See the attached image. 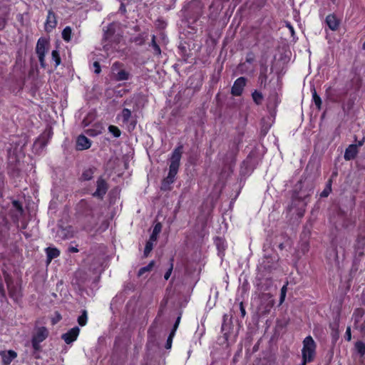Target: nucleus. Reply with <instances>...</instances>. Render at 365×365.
<instances>
[{"label": "nucleus", "mask_w": 365, "mask_h": 365, "mask_svg": "<svg viewBox=\"0 0 365 365\" xmlns=\"http://www.w3.org/2000/svg\"><path fill=\"white\" fill-rule=\"evenodd\" d=\"M182 153V146L180 145L177 147L173 152L172 153V155L170 157V167H169V173L168 176L163 179L161 183V190H170V185L175 181V176L178 173L180 162L181 159Z\"/></svg>", "instance_id": "f257e3e1"}, {"label": "nucleus", "mask_w": 365, "mask_h": 365, "mask_svg": "<svg viewBox=\"0 0 365 365\" xmlns=\"http://www.w3.org/2000/svg\"><path fill=\"white\" fill-rule=\"evenodd\" d=\"M347 245V240L341 239L336 241V243L333 245V247L327 253V259L329 262L339 267L340 255L342 258L345 256V249Z\"/></svg>", "instance_id": "f03ea898"}, {"label": "nucleus", "mask_w": 365, "mask_h": 365, "mask_svg": "<svg viewBox=\"0 0 365 365\" xmlns=\"http://www.w3.org/2000/svg\"><path fill=\"white\" fill-rule=\"evenodd\" d=\"M48 336V331L45 327H36L31 338V346L34 349L33 354L35 358H38L36 355L41 350V343Z\"/></svg>", "instance_id": "7ed1b4c3"}, {"label": "nucleus", "mask_w": 365, "mask_h": 365, "mask_svg": "<svg viewBox=\"0 0 365 365\" xmlns=\"http://www.w3.org/2000/svg\"><path fill=\"white\" fill-rule=\"evenodd\" d=\"M316 343L311 336H307L303 341L302 350V360L311 362L315 356Z\"/></svg>", "instance_id": "20e7f679"}, {"label": "nucleus", "mask_w": 365, "mask_h": 365, "mask_svg": "<svg viewBox=\"0 0 365 365\" xmlns=\"http://www.w3.org/2000/svg\"><path fill=\"white\" fill-rule=\"evenodd\" d=\"M111 71L113 78L117 81H128L131 77L130 72L127 71L124 65L119 61L113 63Z\"/></svg>", "instance_id": "39448f33"}, {"label": "nucleus", "mask_w": 365, "mask_h": 365, "mask_svg": "<svg viewBox=\"0 0 365 365\" xmlns=\"http://www.w3.org/2000/svg\"><path fill=\"white\" fill-rule=\"evenodd\" d=\"M274 304V301L270 294H262L260 297V304L258 312L260 315L268 314Z\"/></svg>", "instance_id": "423d86ee"}, {"label": "nucleus", "mask_w": 365, "mask_h": 365, "mask_svg": "<svg viewBox=\"0 0 365 365\" xmlns=\"http://www.w3.org/2000/svg\"><path fill=\"white\" fill-rule=\"evenodd\" d=\"M47 41L43 38H39L36 43V52L38 55V61L41 67L45 68V54L46 53Z\"/></svg>", "instance_id": "0eeeda50"}, {"label": "nucleus", "mask_w": 365, "mask_h": 365, "mask_svg": "<svg viewBox=\"0 0 365 365\" xmlns=\"http://www.w3.org/2000/svg\"><path fill=\"white\" fill-rule=\"evenodd\" d=\"M108 187L106 181L102 177H100L96 181V190L94 192L93 195L99 199H103L108 190Z\"/></svg>", "instance_id": "6e6552de"}, {"label": "nucleus", "mask_w": 365, "mask_h": 365, "mask_svg": "<svg viewBox=\"0 0 365 365\" xmlns=\"http://www.w3.org/2000/svg\"><path fill=\"white\" fill-rule=\"evenodd\" d=\"M74 232L75 231L72 226L67 225L63 227L59 225L56 231V237L59 238L60 240L69 239L73 237Z\"/></svg>", "instance_id": "1a4fd4ad"}, {"label": "nucleus", "mask_w": 365, "mask_h": 365, "mask_svg": "<svg viewBox=\"0 0 365 365\" xmlns=\"http://www.w3.org/2000/svg\"><path fill=\"white\" fill-rule=\"evenodd\" d=\"M3 274L9 295L13 298H16L18 297L17 288L14 284L11 276L5 271L3 272Z\"/></svg>", "instance_id": "9d476101"}, {"label": "nucleus", "mask_w": 365, "mask_h": 365, "mask_svg": "<svg viewBox=\"0 0 365 365\" xmlns=\"http://www.w3.org/2000/svg\"><path fill=\"white\" fill-rule=\"evenodd\" d=\"M246 84V79L244 77L238 78L234 83L231 93L235 96H239L242 94L244 87Z\"/></svg>", "instance_id": "9b49d317"}, {"label": "nucleus", "mask_w": 365, "mask_h": 365, "mask_svg": "<svg viewBox=\"0 0 365 365\" xmlns=\"http://www.w3.org/2000/svg\"><path fill=\"white\" fill-rule=\"evenodd\" d=\"M80 332V329L78 327H75L71 329L68 332L62 335V339L64 341L69 344L76 340Z\"/></svg>", "instance_id": "f8f14e48"}, {"label": "nucleus", "mask_w": 365, "mask_h": 365, "mask_svg": "<svg viewBox=\"0 0 365 365\" xmlns=\"http://www.w3.org/2000/svg\"><path fill=\"white\" fill-rule=\"evenodd\" d=\"M57 25V20L55 14L52 11H48L46 21L45 22V30L50 32Z\"/></svg>", "instance_id": "ddd939ff"}, {"label": "nucleus", "mask_w": 365, "mask_h": 365, "mask_svg": "<svg viewBox=\"0 0 365 365\" xmlns=\"http://www.w3.org/2000/svg\"><path fill=\"white\" fill-rule=\"evenodd\" d=\"M0 356L2 359L3 365H9L11 362L16 358L17 354L13 350L1 351Z\"/></svg>", "instance_id": "4468645a"}, {"label": "nucleus", "mask_w": 365, "mask_h": 365, "mask_svg": "<svg viewBox=\"0 0 365 365\" xmlns=\"http://www.w3.org/2000/svg\"><path fill=\"white\" fill-rule=\"evenodd\" d=\"M91 146V141L85 135H80L76 140V149L83 150Z\"/></svg>", "instance_id": "2eb2a0df"}, {"label": "nucleus", "mask_w": 365, "mask_h": 365, "mask_svg": "<svg viewBox=\"0 0 365 365\" xmlns=\"http://www.w3.org/2000/svg\"><path fill=\"white\" fill-rule=\"evenodd\" d=\"M358 153H359V150H358L357 145H354V144L349 145L345 150V153H344V159L346 160H353L356 158Z\"/></svg>", "instance_id": "dca6fc26"}, {"label": "nucleus", "mask_w": 365, "mask_h": 365, "mask_svg": "<svg viewBox=\"0 0 365 365\" xmlns=\"http://www.w3.org/2000/svg\"><path fill=\"white\" fill-rule=\"evenodd\" d=\"M326 24L331 30L336 31L339 27V21L334 15L329 14L326 17Z\"/></svg>", "instance_id": "f3484780"}, {"label": "nucleus", "mask_w": 365, "mask_h": 365, "mask_svg": "<svg viewBox=\"0 0 365 365\" xmlns=\"http://www.w3.org/2000/svg\"><path fill=\"white\" fill-rule=\"evenodd\" d=\"M96 170V169L95 168H88L86 169L81 175V180L84 181L91 180L93 178Z\"/></svg>", "instance_id": "a211bd4d"}, {"label": "nucleus", "mask_w": 365, "mask_h": 365, "mask_svg": "<svg viewBox=\"0 0 365 365\" xmlns=\"http://www.w3.org/2000/svg\"><path fill=\"white\" fill-rule=\"evenodd\" d=\"M46 252L49 262L58 257L60 255V251L57 248L54 247H48L46 249Z\"/></svg>", "instance_id": "6ab92c4d"}, {"label": "nucleus", "mask_w": 365, "mask_h": 365, "mask_svg": "<svg viewBox=\"0 0 365 365\" xmlns=\"http://www.w3.org/2000/svg\"><path fill=\"white\" fill-rule=\"evenodd\" d=\"M162 225L160 222L157 223L153 230L152 234L150 236V239H151V241H157L158 236L159 233L161 232Z\"/></svg>", "instance_id": "aec40b11"}, {"label": "nucleus", "mask_w": 365, "mask_h": 365, "mask_svg": "<svg viewBox=\"0 0 365 365\" xmlns=\"http://www.w3.org/2000/svg\"><path fill=\"white\" fill-rule=\"evenodd\" d=\"M355 349L360 358L364 357L365 354V344L362 341H357L355 344Z\"/></svg>", "instance_id": "412c9836"}, {"label": "nucleus", "mask_w": 365, "mask_h": 365, "mask_svg": "<svg viewBox=\"0 0 365 365\" xmlns=\"http://www.w3.org/2000/svg\"><path fill=\"white\" fill-rule=\"evenodd\" d=\"M72 29L70 26H66L62 31V38L66 41L69 42L71 39Z\"/></svg>", "instance_id": "4be33fe9"}, {"label": "nucleus", "mask_w": 365, "mask_h": 365, "mask_svg": "<svg viewBox=\"0 0 365 365\" xmlns=\"http://www.w3.org/2000/svg\"><path fill=\"white\" fill-rule=\"evenodd\" d=\"M312 100H313L315 106L317 107V108L320 109L321 106H322V99H321L320 96L317 94L314 88L312 90Z\"/></svg>", "instance_id": "5701e85b"}, {"label": "nucleus", "mask_w": 365, "mask_h": 365, "mask_svg": "<svg viewBox=\"0 0 365 365\" xmlns=\"http://www.w3.org/2000/svg\"><path fill=\"white\" fill-rule=\"evenodd\" d=\"M121 118L123 123H128L131 118V111L128 108H123L121 112Z\"/></svg>", "instance_id": "b1692460"}, {"label": "nucleus", "mask_w": 365, "mask_h": 365, "mask_svg": "<svg viewBox=\"0 0 365 365\" xmlns=\"http://www.w3.org/2000/svg\"><path fill=\"white\" fill-rule=\"evenodd\" d=\"M252 99H253L254 102L257 105H260L262 103L263 96H262V93H260L257 91H255L252 93Z\"/></svg>", "instance_id": "393cba45"}, {"label": "nucleus", "mask_w": 365, "mask_h": 365, "mask_svg": "<svg viewBox=\"0 0 365 365\" xmlns=\"http://www.w3.org/2000/svg\"><path fill=\"white\" fill-rule=\"evenodd\" d=\"M156 242V241H151V239L149 238V240L147 241L144 250V256L146 257L149 255L150 252L152 251L153 248L154 243Z\"/></svg>", "instance_id": "a878e982"}, {"label": "nucleus", "mask_w": 365, "mask_h": 365, "mask_svg": "<svg viewBox=\"0 0 365 365\" xmlns=\"http://www.w3.org/2000/svg\"><path fill=\"white\" fill-rule=\"evenodd\" d=\"M155 264L154 261H151L147 266L141 267L138 271V276L143 275L145 272H150Z\"/></svg>", "instance_id": "bb28decb"}, {"label": "nucleus", "mask_w": 365, "mask_h": 365, "mask_svg": "<svg viewBox=\"0 0 365 365\" xmlns=\"http://www.w3.org/2000/svg\"><path fill=\"white\" fill-rule=\"evenodd\" d=\"M87 320H88L87 311L83 310L82 314L81 316H79L78 318V323L79 324L80 326L83 327L86 324Z\"/></svg>", "instance_id": "cd10ccee"}, {"label": "nucleus", "mask_w": 365, "mask_h": 365, "mask_svg": "<svg viewBox=\"0 0 365 365\" xmlns=\"http://www.w3.org/2000/svg\"><path fill=\"white\" fill-rule=\"evenodd\" d=\"M52 60L55 61V67L56 68L61 63V58L58 51L53 50L51 53Z\"/></svg>", "instance_id": "c85d7f7f"}, {"label": "nucleus", "mask_w": 365, "mask_h": 365, "mask_svg": "<svg viewBox=\"0 0 365 365\" xmlns=\"http://www.w3.org/2000/svg\"><path fill=\"white\" fill-rule=\"evenodd\" d=\"M108 130L115 138L120 137V133H121L120 129L118 127L115 126V125H110L108 127Z\"/></svg>", "instance_id": "c756f323"}, {"label": "nucleus", "mask_w": 365, "mask_h": 365, "mask_svg": "<svg viewBox=\"0 0 365 365\" xmlns=\"http://www.w3.org/2000/svg\"><path fill=\"white\" fill-rule=\"evenodd\" d=\"M286 294H287V284L284 285L281 289L279 304H282L284 302L285 297H286Z\"/></svg>", "instance_id": "7c9ffc66"}, {"label": "nucleus", "mask_w": 365, "mask_h": 365, "mask_svg": "<svg viewBox=\"0 0 365 365\" xmlns=\"http://www.w3.org/2000/svg\"><path fill=\"white\" fill-rule=\"evenodd\" d=\"M152 46L153 47V49L155 51V53L158 55L160 54L161 51L160 48V46L156 43L155 42V36L153 35L152 36Z\"/></svg>", "instance_id": "2f4dec72"}, {"label": "nucleus", "mask_w": 365, "mask_h": 365, "mask_svg": "<svg viewBox=\"0 0 365 365\" xmlns=\"http://www.w3.org/2000/svg\"><path fill=\"white\" fill-rule=\"evenodd\" d=\"M267 70V68H264V69L261 71V72H260V75H259V81L261 82V84H262V83L265 84L266 82H267V74H266Z\"/></svg>", "instance_id": "473e14b6"}, {"label": "nucleus", "mask_w": 365, "mask_h": 365, "mask_svg": "<svg viewBox=\"0 0 365 365\" xmlns=\"http://www.w3.org/2000/svg\"><path fill=\"white\" fill-rule=\"evenodd\" d=\"M12 205L14 208L21 215L23 213V208L20 202L17 200H14L12 202Z\"/></svg>", "instance_id": "72a5a7b5"}, {"label": "nucleus", "mask_w": 365, "mask_h": 365, "mask_svg": "<svg viewBox=\"0 0 365 365\" xmlns=\"http://www.w3.org/2000/svg\"><path fill=\"white\" fill-rule=\"evenodd\" d=\"M173 258H171L170 259V268L168 269V271L165 272V275H164V278L165 280H168L170 275H171V273H172V271H173Z\"/></svg>", "instance_id": "f704fd0d"}, {"label": "nucleus", "mask_w": 365, "mask_h": 365, "mask_svg": "<svg viewBox=\"0 0 365 365\" xmlns=\"http://www.w3.org/2000/svg\"><path fill=\"white\" fill-rule=\"evenodd\" d=\"M175 334L174 333H172L170 332L168 339H167V342H166V344H165V348L167 349H169L171 348V346H172V340H173V337L174 336Z\"/></svg>", "instance_id": "c9c22d12"}, {"label": "nucleus", "mask_w": 365, "mask_h": 365, "mask_svg": "<svg viewBox=\"0 0 365 365\" xmlns=\"http://www.w3.org/2000/svg\"><path fill=\"white\" fill-rule=\"evenodd\" d=\"M180 319H181V316L180 315L176 319V321H175V324L173 325V329L171 331L172 333H174V334L175 333V331H176V330H177V329H178V327L179 326V324L180 322Z\"/></svg>", "instance_id": "e433bc0d"}, {"label": "nucleus", "mask_w": 365, "mask_h": 365, "mask_svg": "<svg viewBox=\"0 0 365 365\" xmlns=\"http://www.w3.org/2000/svg\"><path fill=\"white\" fill-rule=\"evenodd\" d=\"M331 192V186L329 185L327 187H326L321 193V197H327Z\"/></svg>", "instance_id": "4c0bfd02"}, {"label": "nucleus", "mask_w": 365, "mask_h": 365, "mask_svg": "<svg viewBox=\"0 0 365 365\" xmlns=\"http://www.w3.org/2000/svg\"><path fill=\"white\" fill-rule=\"evenodd\" d=\"M93 67L95 68V71L94 72L96 73V74H98L101 73V66L99 64V63L98 61H95L93 63Z\"/></svg>", "instance_id": "58836bf2"}, {"label": "nucleus", "mask_w": 365, "mask_h": 365, "mask_svg": "<svg viewBox=\"0 0 365 365\" xmlns=\"http://www.w3.org/2000/svg\"><path fill=\"white\" fill-rule=\"evenodd\" d=\"M345 336L347 341H350L351 339V328L347 327L345 333Z\"/></svg>", "instance_id": "ea45409f"}, {"label": "nucleus", "mask_w": 365, "mask_h": 365, "mask_svg": "<svg viewBox=\"0 0 365 365\" xmlns=\"http://www.w3.org/2000/svg\"><path fill=\"white\" fill-rule=\"evenodd\" d=\"M240 312H241V315L242 317H244L246 314V311H245V309L243 306V303L242 302H240Z\"/></svg>", "instance_id": "a19ab883"}, {"label": "nucleus", "mask_w": 365, "mask_h": 365, "mask_svg": "<svg viewBox=\"0 0 365 365\" xmlns=\"http://www.w3.org/2000/svg\"><path fill=\"white\" fill-rule=\"evenodd\" d=\"M364 142H365V138L364 137L361 140H359L356 145H357L358 148H359V147L362 146L364 145Z\"/></svg>", "instance_id": "79ce46f5"}, {"label": "nucleus", "mask_w": 365, "mask_h": 365, "mask_svg": "<svg viewBox=\"0 0 365 365\" xmlns=\"http://www.w3.org/2000/svg\"><path fill=\"white\" fill-rule=\"evenodd\" d=\"M68 251H69L70 252L75 253V252H78V250L76 247H70L68 248Z\"/></svg>", "instance_id": "37998d69"}, {"label": "nucleus", "mask_w": 365, "mask_h": 365, "mask_svg": "<svg viewBox=\"0 0 365 365\" xmlns=\"http://www.w3.org/2000/svg\"><path fill=\"white\" fill-rule=\"evenodd\" d=\"M5 26V20L4 19H0V29H3Z\"/></svg>", "instance_id": "c03bdc74"}, {"label": "nucleus", "mask_w": 365, "mask_h": 365, "mask_svg": "<svg viewBox=\"0 0 365 365\" xmlns=\"http://www.w3.org/2000/svg\"><path fill=\"white\" fill-rule=\"evenodd\" d=\"M288 27L289 29V31H290V33H291L292 36H294V28L292 26H290V25H289Z\"/></svg>", "instance_id": "a18cd8bd"}, {"label": "nucleus", "mask_w": 365, "mask_h": 365, "mask_svg": "<svg viewBox=\"0 0 365 365\" xmlns=\"http://www.w3.org/2000/svg\"><path fill=\"white\" fill-rule=\"evenodd\" d=\"M253 61V58H247V61L249 62V63H252Z\"/></svg>", "instance_id": "49530a36"}, {"label": "nucleus", "mask_w": 365, "mask_h": 365, "mask_svg": "<svg viewBox=\"0 0 365 365\" xmlns=\"http://www.w3.org/2000/svg\"><path fill=\"white\" fill-rule=\"evenodd\" d=\"M307 363H308V362L302 360V362L300 365H306Z\"/></svg>", "instance_id": "de8ad7c7"}, {"label": "nucleus", "mask_w": 365, "mask_h": 365, "mask_svg": "<svg viewBox=\"0 0 365 365\" xmlns=\"http://www.w3.org/2000/svg\"><path fill=\"white\" fill-rule=\"evenodd\" d=\"M279 247H280L281 249H282V248H283V245H282V244H281V245H279Z\"/></svg>", "instance_id": "09e8293b"}, {"label": "nucleus", "mask_w": 365, "mask_h": 365, "mask_svg": "<svg viewBox=\"0 0 365 365\" xmlns=\"http://www.w3.org/2000/svg\"><path fill=\"white\" fill-rule=\"evenodd\" d=\"M363 48L365 49V43L363 44Z\"/></svg>", "instance_id": "8fccbe9b"}, {"label": "nucleus", "mask_w": 365, "mask_h": 365, "mask_svg": "<svg viewBox=\"0 0 365 365\" xmlns=\"http://www.w3.org/2000/svg\"><path fill=\"white\" fill-rule=\"evenodd\" d=\"M333 3L335 4L336 3V0H332Z\"/></svg>", "instance_id": "3c124183"}]
</instances>
